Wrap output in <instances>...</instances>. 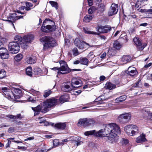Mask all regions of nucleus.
<instances>
[{"instance_id":"f257e3e1","label":"nucleus","mask_w":152,"mask_h":152,"mask_svg":"<svg viewBox=\"0 0 152 152\" xmlns=\"http://www.w3.org/2000/svg\"><path fill=\"white\" fill-rule=\"evenodd\" d=\"M103 130V132L101 133L104 135H108V140L110 142L113 143L117 141L118 140L117 135L121 133V131L119 126L116 124L111 123L106 125L105 128Z\"/></svg>"},{"instance_id":"f03ea898","label":"nucleus","mask_w":152,"mask_h":152,"mask_svg":"<svg viewBox=\"0 0 152 152\" xmlns=\"http://www.w3.org/2000/svg\"><path fill=\"white\" fill-rule=\"evenodd\" d=\"M42 42H44L43 49L46 50L49 48L56 46L57 45L56 40L51 37H44L40 39Z\"/></svg>"},{"instance_id":"7ed1b4c3","label":"nucleus","mask_w":152,"mask_h":152,"mask_svg":"<svg viewBox=\"0 0 152 152\" xmlns=\"http://www.w3.org/2000/svg\"><path fill=\"white\" fill-rule=\"evenodd\" d=\"M45 101L42 104L39 105L35 107H32V109L34 111V115H38L40 112L42 113H45L48 111L50 109L47 104H45Z\"/></svg>"},{"instance_id":"20e7f679","label":"nucleus","mask_w":152,"mask_h":152,"mask_svg":"<svg viewBox=\"0 0 152 152\" xmlns=\"http://www.w3.org/2000/svg\"><path fill=\"white\" fill-rule=\"evenodd\" d=\"M59 71L57 72L58 75L65 74L69 73L71 71H80V69H70L67 64H65L64 65H61L59 67Z\"/></svg>"},{"instance_id":"39448f33","label":"nucleus","mask_w":152,"mask_h":152,"mask_svg":"<svg viewBox=\"0 0 152 152\" xmlns=\"http://www.w3.org/2000/svg\"><path fill=\"white\" fill-rule=\"evenodd\" d=\"M9 51L12 53L16 54L20 50L19 44L16 42H12L9 43L8 45Z\"/></svg>"},{"instance_id":"423d86ee","label":"nucleus","mask_w":152,"mask_h":152,"mask_svg":"<svg viewBox=\"0 0 152 152\" xmlns=\"http://www.w3.org/2000/svg\"><path fill=\"white\" fill-rule=\"evenodd\" d=\"M131 115L129 113L121 114L118 117V120L121 124L127 123L131 120Z\"/></svg>"},{"instance_id":"0eeeda50","label":"nucleus","mask_w":152,"mask_h":152,"mask_svg":"<svg viewBox=\"0 0 152 152\" xmlns=\"http://www.w3.org/2000/svg\"><path fill=\"white\" fill-rule=\"evenodd\" d=\"M133 40L135 45L136 46L137 49L139 51L143 50L147 45L146 43L142 44L140 39L138 37H134Z\"/></svg>"},{"instance_id":"6e6552de","label":"nucleus","mask_w":152,"mask_h":152,"mask_svg":"<svg viewBox=\"0 0 152 152\" xmlns=\"http://www.w3.org/2000/svg\"><path fill=\"white\" fill-rule=\"evenodd\" d=\"M75 45L78 48L80 49H86L87 48V45L89 46L88 44L84 41H81L78 38H76L74 41Z\"/></svg>"},{"instance_id":"1a4fd4ad","label":"nucleus","mask_w":152,"mask_h":152,"mask_svg":"<svg viewBox=\"0 0 152 152\" xmlns=\"http://www.w3.org/2000/svg\"><path fill=\"white\" fill-rule=\"evenodd\" d=\"M49 20V19H46L45 20L43 23L41 27V30L42 31L47 32L48 31L47 30H50V31H53L55 30L56 28L55 25L51 26L49 25L45 26V23L46 21Z\"/></svg>"},{"instance_id":"9d476101","label":"nucleus","mask_w":152,"mask_h":152,"mask_svg":"<svg viewBox=\"0 0 152 152\" xmlns=\"http://www.w3.org/2000/svg\"><path fill=\"white\" fill-rule=\"evenodd\" d=\"M58 102V99L53 97L48 99L45 101V104H47L50 108L56 105Z\"/></svg>"},{"instance_id":"9b49d317","label":"nucleus","mask_w":152,"mask_h":152,"mask_svg":"<svg viewBox=\"0 0 152 152\" xmlns=\"http://www.w3.org/2000/svg\"><path fill=\"white\" fill-rule=\"evenodd\" d=\"M96 31L99 32L98 33H105L109 32L111 30V27L108 25L105 26H100L97 27L96 28Z\"/></svg>"},{"instance_id":"f8f14e48","label":"nucleus","mask_w":152,"mask_h":152,"mask_svg":"<svg viewBox=\"0 0 152 152\" xmlns=\"http://www.w3.org/2000/svg\"><path fill=\"white\" fill-rule=\"evenodd\" d=\"M103 132L102 129H101L98 132H96L95 130H93L86 132L84 133V134L86 136L94 135L96 136L102 137H103V134L101 133Z\"/></svg>"},{"instance_id":"ddd939ff","label":"nucleus","mask_w":152,"mask_h":152,"mask_svg":"<svg viewBox=\"0 0 152 152\" xmlns=\"http://www.w3.org/2000/svg\"><path fill=\"white\" fill-rule=\"evenodd\" d=\"M118 10V6L117 4H113L109 10L108 15L109 16H112L116 14Z\"/></svg>"},{"instance_id":"4468645a","label":"nucleus","mask_w":152,"mask_h":152,"mask_svg":"<svg viewBox=\"0 0 152 152\" xmlns=\"http://www.w3.org/2000/svg\"><path fill=\"white\" fill-rule=\"evenodd\" d=\"M12 91L13 94L14 96L16 99H19L22 96V91L19 88H13L12 89Z\"/></svg>"},{"instance_id":"2eb2a0df","label":"nucleus","mask_w":152,"mask_h":152,"mask_svg":"<svg viewBox=\"0 0 152 152\" xmlns=\"http://www.w3.org/2000/svg\"><path fill=\"white\" fill-rule=\"evenodd\" d=\"M0 56L2 59H6L8 58L9 52L6 48H0Z\"/></svg>"},{"instance_id":"dca6fc26","label":"nucleus","mask_w":152,"mask_h":152,"mask_svg":"<svg viewBox=\"0 0 152 152\" xmlns=\"http://www.w3.org/2000/svg\"><path fill=\"white\" fill-rule=\"evenodd\" d=\"M71 85L72 88L80 87L82 85V81L75 78H73L71 80Z\"/></svg>"},{"instance_id":"f3484780","label":"nucleus","mask_w":152,"mask_h":152,"mask_svg":"<svg viewBox=\"0 0 152 152\" xmlns=\"http://www.w3.org/2000/svg\"><path fill=\"white\" fill-rule=\"evenodd\" d=\"M18 20V16L16 13H13L10 15L7 18V20H4V21H8L12 24L14 27V25L13 24L16 20Z\"/></svg>"},{"instance_id":"a211bd4d","label":"nucleus","mask_w":152,"mask_h":152,"mask_svg":"<svg viewBox=\"0 0 152 152\" xmlns=\"http://www.w3.org/2000/svg\"><path fill=\"white\" fill-rule=\"evenodd\" d=\"M126 72L131 76H136L137 74L136 68L131 66L129 67L128 70L126 71Z\"/></svg>"},{"instance_id":"6ab92c4d","label":"nucleus","mask_w":152,"mask_h":152,"mask_svg":"<svg viewBox=\"0 0 152 152\" xmlns=\"http://www.w3.org/2000/svg\"><path fill=\"white\" fill-rule=\"evenodd\" d=\"M132 126L130 136H133L138 134L139 132V131L138 127L134 125H132Z\"/></svg>"},{"instance_id":"aec40b11","label":"nucleus","mask_w":152,"mask_h":152,"mask_svg":"<svg viewBox=\"0 0 152 152\" xmlns=\"http://www.w3.org/2000/svg\"><path fill=\"white\" fill-rule=\"evenodd\" d=\"M61 89L64 92H67L72 91L73 88L72 87V86L71 87L67 84H65L62 86Z\"/></svg>"},{"instance_id":"412c9836","label":"nucleus","mask_w":152,"mask_h":152,"mask_svg":"<svg viewBox=\"0 0 152 152\" xmlns=\"http://www.w3.org/2000/svg\"><path fill=\"white\" fill-rule=\"evenodd\" d=\"M131 60L130 57L128 55H124L121 59V62L123 64H126Z\"/></svg>"},{"instance_id":"4be33fe9","label":"nucleus","mask_w":152,"mask_h":152,"mask_svg":"<svg viewBox=\"0 0 152 152\" xmlns=\"http://www.w3.org/2000/svg\"><path fill=\"white\" fill-rule=\"evenodd\" d=\"M34 39V36L32 34L25 36L23 37L24 42H30Z\"/></svg>"},{"instance_id":"5701e85b","label":"nucleus","mask_w":152,"mask_h":152,"mask_svg":"<svg viewBox=\"0 0 152 152\" xmlns=\"http://www.w3.org/2000/svg\"><path fill=\"white\" fill-rule=\"evenodd\" d=\"M66 125L65 123H58L55 125V127L57 129L63 130L65 128Z\"/></svg>"},{"instance_id":"b1692460","label":"nucleus","mask_w":152,"mask_h":152,"mask_svg":"<svg viewBox=\"0 0 152 152\" xmlns=\"http://www.w3.org/2000/svg\"><path fill=\"white\" fill-rule=\"evenodd\" d=\"M15 41L18 42L19 45H24L23 38V39L19 35L16 36L14 38Z\"/></svg>"},{"instance_id":"393cba45","label":"nucleus","mask_w":152,"mask_h":152,"mask_svg":"<svg viewBox=\"0 0 152 152\" xmlns=\"http://www.w3.org/2000/svg\"><path fill=\"white\" fill-rule=\"evenodd\" d=\"M146 140L145 134H142L137 138L136 141L137 143H141L145 141Z\"/></svg>"},{"instance_id":"a878e982","label":"nucleus","mask_w":152,"mask_h":152,"mask_svg":"<svg viewBox=\"0 0 152 152\" xmlns=\"http://www.w3.org/2000/svg\"><path fill=\"white\" fill-rule=\"evenodd\" d=\"M7 117L8 118L12 119H19V120H21L23 118V116H22L20 114H17L16 115H7Z\"/></svg>"},{"instance_id":"bb28decb","label":"nucleus","mask_w":152,"mask_h":152,"mask_svg":"<svg viewBox=\"0 0 152 152\" xmlns=\"http://www.w3.org/2000/svg\"><path fill=\"white\" fill-rule=\"evenodd\" d=\"M87 118L80 119H79L78 124L80 126H87Z\"/></svg>"},{"instance_id":"cd10ccee","label":"nucleus","mask_w":152,"mask_h":152,"mask_svg":"<svg viewBox=\"0 0 152 152\" xmlns=\"http://www.w3.org/2000/svg\"><path fill=\"white\" fill-rule=\"evenodd\" d=\"M69 97L68 94L63 95L61 96L59 100L60 102L64 103L67 101Z\"/></svg>"},{"instance_id":"c85d7f7f","label":"nucleus","mask_w":152,"mask_h":152,"mask_svg":"<svg viewBox=\"0 0 152 152\" xmlns=\"http://www.w3.org/2000/svg\"><path fill=\"white\" fill-rule=\"evenodd\" d=\"M26 60L27 63L29 64H34L36 62V60L35 58L31 57H27Z\"/></svg>"},{"instance_id":"c756f323","label":"nucleus","mask_w":152,"mask_h":152,"mask_svg":"<svg viewBox=\"0 0 152 152\" xmlns=\"http://www.w3.org/2000/svg\"><path fill=\"white\" fill-rule=\"evenodd\" d=\"M142 113L143 114V117L144 118H152V113H151L150 111L143 110Z\"/></svg>"},{"instance_id":"7c9ffc66","label":"nucleus","mask_w":152,"mask_h":152,"mask_svg":"<svg viewBox=\"0 0 152 152\" xmlns=\"http://www.w3.org/2000/svg\"><path fill=\"white\" fill-rule=\"evenodd\" d=\"M132 124L128 125L124 128V130L128 135H130Z\"/></svg>"},{"instance_id":"2f4dec72","label":"nucleus","mask_w":152,"mask_h":152,"mask_svg":"<svg viewBox=\"0 0 152 152\" xmlns=\"http://www.w3.org/2000/svg\"><path fill=\"white\" fill-rule=\"evenodd\" d=\"M105 6L102 4H101L98 5L97 10L99 13L103 12L105 10Z\"/></svg>"},{"instance_id":"473e14b6","label":"nucleus","mask_w":152,"mask_h":152,"mask_svg":"<svg viewBox=\"0 0 152 152\" xmlns=\"http://www.w3.org/2000/svg\"><path fill=\"white\" fill-rule=\"evenodd\" d=\"M80 63L81 64L87 66L88 63V59L85 57H81L80 58Z\"/></svg>"},{"instance_id":"72a5a7b5","label":"nucleus","mask_w":152,"mask_h":152,"mask_svg":"<svg viewBox=\"0 0 152 152\" xmlns=\"http://www.w3.org/2000/svg\"><path fill=\"white\" fill-rule=\"evenodd\" d=\"M126 98V95H123L116 98L115 100V101L118 103L122 102L125 100Z\"/></svg>"},{"instance_id":"f704fd0d","label":"nucleus","mask_w":152,"mask_h":152,"mask_svg":"<svg viewBox=\"0 0 152 152\" xmlns=\"http://www.w3.org/2000/svg\"><path fill=\"white\" fill-rule=\"evenodd\" d=\"M105 87L107 89L109 90H112L115 88V85L111 83H107L105 84Z\"/></svg>"},{"instance_id":"c9c22d12","label":"nucleus","mask_w":152,"mask_h":152,"mask_svg":"<svg viewBox=\"0 0 152 152\" xmlns=\"http://www.w3.org/2000/svg\"><path fill=\"white\" fill-rule=\"evenodd\" d=\"M83 30L85 33L91 34L99 35V33H97L95 32L89 31L87 28H83Z\"/></svg>"},{"instance_id":"e433bc0d","label":"nucleus","mask_w":152,"mask_h":152,"mask_svg":"<svg viewBox=\"0 0 152 152\" xmlns=\"http://www.w3.org/2000/svg\"><path fill=\"white\" fill-rule=\"evenodd\" d=\"M34 74L36 75H40L43 74L42 70L39 68H35L34 69Z\"/></svg>"},{"instance_id":"4c0bfd02","label":"nucleus","mask_w":152,"mask_h":152,"mask_svg":"<svg viewBox=\"0 0 152 152\" xmlns=\"http://www.w3.org/2000/svg\"><path fill=\"white\" fill-rule=\"evenodd\" d=\"M93 18V17L91 15H86L83 21L86 23H88L91 21Z\"/></svg>"},{"instance_id":"58836bf2","label":"nucleus","mask_w":152,"mask_h":152,"mask_svg":"<svg viewBox=\"0 0 152 152\" xmlns=\"http://www.w3.org/2000/svg\"><path fill=\"white\" fill-rule=\"evenodd\" d=\"M26 72L27 75L31 77L32 75V68L31 67H28L26 69Z\"/></svg>"},{"instance_id":"ea45409f","label":"nucleus","mask_w":152,"mask_h":152,"mask_svg":"<svg viewBox=\"0 0 152 152\" xmlns=\"http://www.w3.org/2000/svg\"><path fill=\"white\" fill-rule=\"evenodd\" d=\"M50 90H45L44 92L43 96L45 98L48 97L52 93Z\"/></svg>"},{"instance_id":"a19ab883","label":"nucleus","mask_w":152,"mask_h":152,"mask_svg":"<svg viewBox=\"0 0 152 152\" xmlns=\"http://www.w3.org/2000/svg\"><path fill=\"white\" fill-rule=\"evenodd\" d=\"M26 7L25 10L26 11H29L31 10V8L33 6V4L31 3L26 2Z\"/></svg>"},{"instance_id":"79ce46f5","label":"nucleus","mask_w":152,"mask_h":152,"mask_svg":"<svg viewBox=\"0 0 152 152\" xmlns=\"http://www.w3.org/2000/svg\"><path fill=\"white\" fill-rule=\"evenodd\" d=\"M113 46L114 48L118 50L121 47V45L117 41L114 42Z\"/></svg>"},{"instance_id":"37998d69","label":"nucleus","mask_w":152,"mask_h":152,"mask_svg":"<svg viewBox=\"0 0 152 152\" xmlns=\"http://www.w3.org/2000/svg\"><path fill=\"white\" fill-rule=\"evenodd\" d=\"M6 72L4 70L0 69V79H2L6 76Z\"/></svg>"},{"instance_id":"c03bdc74","label":"nucleus","mask_w":152,"mask_h":152,"mask_svg":"<svg viewBox=\"0 0 152 152\" xmlns=\"http://www.w3.org/2000/svg\"><path fill=\"white\" fill-rule=\"evenodd\" d=\"M49 3L50 4L52 7L55 8L56 10H57L58 9V4L55 1H50L49 2Z\"/></svg>"},{"instance_id":"a18cd8bd","label":"nucleus","mask_w":152,"mask_h":152,"mask_svg":"<svg viewBox=\"0 0 152 152\" xmlns=\"http://www.w3.org/2000/svg\"><path fill=\"white\" fill-rule=\"evenodd\" d=\"M23 56L21 54H17L15 57V59L16 61H20L23 58Z\"/></svg>"},{"instance_id":"49530a36","label":"nucleus","mask_w":152,"mask_h":152,"mask_svg":"<svg viewBox=\"0 0 152 152\" xmlns=\"http://www.w3.org/2000/svg\"><path fill=\"white\" fill-rule=\"evenodd\" d=\"M95 123V121L93 119L87 118V126L89 125L93 124Z\"/></svg>"},{"instance_id":"de8ad7c7","label":"nucleus","mask_w":152,"mask_h":152,"mask_svg":"<svg viewBox=\"0 0 152 152\" xmlns=\"http://www.w3.org/2000/svg\"><path fill=\"white\" fill-rule=\"evenodd\" d=\"M80 140L79 138L75 137L74 138V141L76 143L77 146L81 145V144L83 143L82 141H80Z\"/></svg>"},{"instance_id":"09e8293b","label":"nucleus","mask_w":152,"mask_h":152,"mask_svg":"<svg viewBox=\"0 0 152 152\" xmlns=\"http://www.w3.org/2000/svg\"><path fill=\"white\" fill-rule=\"evenodd\" d=\"M96 8L94 6H92L88 10V12L89 14L93 13L95 11Z\"/></svg>"},{"instance_id":"8fccbe9b","label":"nucleus","mask_w":152,"mask_h":152,"mask_svg":"<svg viewBox=\"0 0 152 152\" xmlns=\"http://www.w3.org/2000/svg\"><path fill=\"white\" fill-rule=\"evenodd\" d=\"M78 51V50L76 48H74L73 49V54L74 56H76L79 54Z\"/></svg>"},{"instance_id":"3c124183","label":"nucleus","mask_w":152,"mask_h":152,"mask_svg":"<svg viewBox=\"0 0 152 152\" xmlns=\"http://www.w3.org/2000/svg\"><path fill=\"white\" fill-rule=\"evenodd\" d=\"M140 3V4H147V1L148 0H137Z\"/></svg>"},{"instance_id":"603ef678","label":"nucleus","mask_w":152,"mask_h":152,"mask_svg":"<svg viewBox=\"0 0 152 152\" xmlns=\"http://www.w3.org/2000/svg\"><path fill=\"white\" fill-rule=\"evenodd\" d=\"M87 57L89 58H94L95 56L94 55L93 52L91 51L88 54Z\"/></svg>"},{"instance_id":"864d4df0","label":"nucleus","mask_w":152,"mask_h":152,"mask_svg":"<svg viewBox=\"0 0 152 152\" xmlns=\"http://www.w3.org/2000/svg\"><path fill=\"white\" fill-rule=\"evenodd\" d=\"M59 143V142L58 140H55L53 141V145L55 147L57 146Z\"/></svg>"},{"instance_id":"5fc2aeb1","label":"nucleus","mask_w":152,"mask_h":152,"mask_svg":"<svg viewBox=\"0 0 152 152\" xmlns=\"http://www.w3.org/2000/svg\"><path fill=\"white\" fill-rule=\"evenodd\" d=\"M32 93L34 95H37L39 94L40 93L39 91H36L34 90H31Z\"/></svg>"},{"instance_id":"6e6d98bb","label":"nucleus","mask_w":152,"mask_h":152,"mask_svg":"<svg viewBox=\"0 0 152 152\" xmlns=\"http://www.w3.org/2000/svg\"><path fill=\"white\" fill-rule=\"evenodd\" d=\"M121 142L123 144H126L128 143V140L125 139H123L121 140Z\"/></svg>"},{"instance_id":"4d7b16f0","label":"nucleus","mask_w":152,"mask_h":152,"mask_svg":"<svg viewBox=\"0 0 152 152\" xmlns=\"http://www.w3.org/2000/svg\"><path fill=\"white\" fill-rule=\"evenodd\" d=\"M1 90L3 92V93H4V91H7L10 90L9 88L7 87L2 88H1Z\"/></svg>"},{"instance_id":"13d9d810","label":"nucleus","mask_w":152,"mask_h":152,"mask_svg":"<svg viewBox=\"0 0 152 152\" xmlns=\"http://www.w3.org/2000/svg\"><path fill=\"white\" fill-rule=\"evenodd\" d=\"M96 101L94 103L96 105H99L100 104H101L103 103L102 101H99L97 100L96 99Z\"/></svg>"},{"instance_id":"bf43d9fd","label":"nucleus","mask_w":152,"mask_h":152,"mask_svg":"<svg viewBox=\"0 0 152 152\" xmlns=\"http://www.w3.org/2000/svg\"><path fill=\"white\" fill-rule=\"evenodd\" d=\"M8 142L6 145V148L10 147V145L11 144V141L10 140V139H7Z\"/></svg>"},{"instance_id":"052dcab7","label":"nucleus","mask_w":152,"mask_h":152,"mask_svg":"<svg viewBox=\"0 0 152 152\" xmlns=\"http://www.w3.org/2000/svg\"><path fill=\"white\" fill-rule=\"evenodd\" d=\"M59 63L61 65H61H64L65 64H67L66 62L64 61H60Z\"/></svg>"},{"instance_id":"680f3d73","label":"nucleus","mask_w":152,"mask_h":152,"mask_svg":"<svg viewBox=\"0 0 152 152\" xmlns=\"http://www.w3.org/2000/svg\"><path fill=\"white\" fill-rule=\"evenodd\" d=\"M87 1L89 6H91L93 5V0H87Z\"/></svg>"},{"instance_id":"e2e57ef3","label":"nucleus","mask_w":152,"mask_h":152,"mask_svg":"<svg viewBox=\"0 0 152 152\" xmlns=\"http://www.w3.org/2000/svg\"><path fill=\"white\" fill-rule=\"evenodd\" d=\"M106 55V53L104 52L101 56L100 58L102 59H104L105 58Z\"/></svg>"},{"instance_id":"0e129e2a","label":"nucleus","mask_w":152,"mask_h":152,"mask_svg":"<svg viewBox=\"0 0 152 152\" xmlns=\"http://www.w3.org/2000/svg\"><path fill=\"white\" fill-rule=\"evenodd\" d=\"M8 91H4V93H3L5 95V96H8V97H10V96L9 94Z\"/></svg>"},{"instance_id":"69168bd1","label":"nucleus","mask_w":152,"mask_h":152,"mask_svg":"<svg viewBox=\"0 0 152 152\" xmlns=\"http://www.w3.org/2000/svg\"><path fill=\"white\" fill-rule=\"evenodd\" d=\"M8 132L9 133H12L14 132V129L12 127H10L9 128Z\"/></svg>"},{"instance_id":"338daca9","label":"nucleus","mask_w":152,"mask_h":152,"mask_svg":"<svg viewBox=\"0 0 152 152\" xmlns=\"http://www.w3.org/2000/svg\"><path fill=\"white\" fill-rule=\"evenodd\" d=\"M105 77L103 75L100 76L99 77V79L100 81H103L105 80Z\"/></svg>"},{"instance_id":"774afa93","label":"nucleus","mask_w":152,"mask_h":152,"mask_svg":"<svg viewBox=\"0 0 152 152\" xmlns=\"http://www.w3.org/2000/svg\"><path fill=\"white\" fill-rule=\"evenodd\" d=\"M150 9H148V13L150 14H152V6H151Z\"/></svg>"}]
</instances>
